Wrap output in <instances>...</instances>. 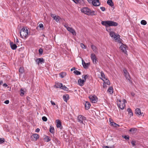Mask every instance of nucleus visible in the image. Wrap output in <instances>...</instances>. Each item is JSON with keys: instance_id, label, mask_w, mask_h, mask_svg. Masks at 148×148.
Masks as SVG:
<instances>
[{"instance_id": "nucleus-1", "label": "nucleus", "mask_w": 148, "mask_h": 148, "mask_svg": "<svg viewBox=\"0 0 148 148\" xmlns=\"http://www.w3.org/2000/svg\"><path fill=\"white\" fill-rule=\"evenodd\" d=\"M81 11L82 12L88 16H93L96 14L95 11L91 10L87 7H84L82 8L81 9Z\"/></svg>"}, {"instance_id": "nucleus-2", "label": "nucleus", "mask_w": 148, "mask_h": 148, "mask_svg": "<svg viewBox=\"0 0 148 148\" xmlns=\"http://www.w3.org/2000/svg\"><path fill=\"white\" fill-rule=\"evenodd\" d=\"M20 33L21 37L23 38H26L27 37L28 30L26 28L23 27L21 29Z\"/></svg>"}, {"instance_id": "nucleus-3", "label": "nucleus", "mask_w": 148, "mask_h": 148, "mask_svg": "<svg viewBox=\"0 0 148 148\" xmlns=\"http://www.w3.org/2000/svg\"><path fill=\"white\" fill-rule=\"evenodd\" d=\"M64 26L69 32L72 33L74 35H76V32L75 30L71 27H69L67 25H65Z\"/></svg>"}, {"instance_id": "nucleus-4", "label": "nucleus", "mask_w": 148, "mask_h": 148, "mask_svg": "<svg viewBox=\"0 0 148 148\" xmlns=\"http://www.w3.org/2000/svg\"><path fill=\"white\" fill-rule=\"evenodd\" d=\"M123 72L124 73L126 79L128 80L131 83L132 82V81L130 80V77L129 73L127 72V70L126 69L123 70Z\"/></svg>"}, {"instance_id": "nucleus-5", "label": "nucleus", "mask_w": 148, "mask_h": 148, "mask_svg": "<svg viewBox=\"0 0 148 148\" xmlns=\"http://www.w3.org/2000/svg\"><path fill=\"white\" fill-rule=\"evenodd\" d=\"M110 35L111 37L114 38V39L116 40H117L120 38V36L118 34H116V33L113 32H110Z\"/></svg>"}, {"instance_id": "nucleus-6", "label": "nucleus", "mask_w": 148, "mask_h": 148, "mask_svg": "<svg viewBox=\"0 0 148 148\" xmlns=\"http://www.w3.org/2000/svg\"><path fill=\"white\" fill-rule=\"evenodd\" d=\"M88 1L89 3L92 2L93 5L95 6H99L100 4L99 0H88Z\"/></svg>"}, {"instance_id": "nucleus-7", "label": "nucleus", "mask_w": 148, "mask_h": 148, "mask_svg": "<svg viewBox=\"0 0 148 148\" xmlns=\"http://www.w3.org/2000/svg\"><path fill=\"white\" fill-rule=\"evenodd\" d=\"M90 57L93 63L95 64H97L98 62V61L97 59L96 58L95 54L94 53H92L91 54Z\"/></svg>"}, {"instance_id": "nucleus-8", "label": "nucleus", "mask_w": 148, "mask_h": 148, "mask_svg": "<svg viewBox=\"0 0 148 148\" xmlns=\"http://www.w3.org/2000/svg\"><path fill=\"white\" fill-rule=\"evenodd\" d=\"M78 121L80 123L84 124L83 121L86 119V117L82 115H79L78 117Z\"/></svg>"}, {"instance_id": "nucleus-9", "label": "nucleus", "mask_w": 148, "mask_h": 148, "mask_svg": "<svg viewBox=\"0 0 148 148\" xmlns=\"http://www.w3.org/2000/svg\"><path fill=\"white\" fill-rule=\"evenodd\" d=\"M89 98L92 103H95L97 102V99L96 96H90Z\"/></svg>"}, {"instance_id": "nucleus-10", "label": "nucleus", "mask_w": 148, "mask_h": 148, "mask_svg": "<svg viewBox=\"0 0 148 148\" xmlns=\"http://www.w3.org/2000/svg\"><path fill=\"white\" fill-rule=\"evenodd\" d=\"M123 45H121L120 47V49L124 53L126 54L127 52V51L126 50V46L125 45H123V44H122Z\"/></svg>"}, {"instance_id": "nucleus-11", "label": "nucleus", "mask_w": 148, "mask_h": 148, "mask_svg": "<svg viewBox=\"0 0 148 148\" xmlns=\"http://www.w3.org/2000/svg\"><path fill=\"white\" fill-rule=\"evenodd\" d=\"M135 113L138 116H142L143 114V113H141L140 110L139 108H137L135 109ZM143 116L144 114L143 115Z\"/></svg>"}, {"instance_id": "nucleus-12", "label": "nucleus", "mask_w": 148, "mask_h": 148, "mask_svg": "<svg viewBox=\"0 0 148 148\" xmlns=\"http://www.w3.org/2000/svg\"><path fill=\"white\" fill-rule=\"evenodd\" d=\"M57 123L56 126L58 128H60V129H62V127L61 125V122L59 119H57L56 121Z\"/></svg>"}, {"instance_id": "nucleus-13", "label": "nucleus", "mask_w": 148, "mask_h": 148, "mask_svg": "<svg viewBox=\"0 0 148 148\" xmlns=\"http://www.w3.org/2000/svg\"><path fill=\"white\" fill-rule=\"evenodd\" d=\"M109 26H116L118 25V23L115 22L113 21H109Z\"/></svg>"}, {"instance_id": "nucleus-14", "label": "nucleus", "mask_w": 148, "mask_h": 148, "mask_svg": "<svg viewBox=\"0 0 148 148\" xmlns=\"http://www.w3.org/2000/svg\"><path fill=\"white\" fill-rule=\"evenodd\" d=\"M10 45L11 49L13 50L16 49L17 46L16 44H14L12 42H10Z\"/></svg>"}, {"instance_id": "nucleus-15", "label": "nucleus", "mask_w": 148, "mask_h": 148, "mask_svg": "<svg viewBox=\"0 0 148 148\" xmlns=\"http://www.w3.org/2000/svg\"><path fill=\"white\" fill-rule=\"evenodd\" d=\"M36 62L38 64H39V63H42L44 62L45 60L42 58H39L36 60Z\"/></svg>"}, {"instance_id": "nucleus-16", "label": "nucleus", "mask_w": 148, "mask_h": 148, "mask_svg": "<svg viewBox=\"0 0 148 148\" xmlns=\"http://www.w3.org/2000/svg\"><path fill=\"white\" fill-rule=\"evenodd\" d=\"M82 63L83 66L85 69L87 68L89 64V63H86L83 60H82Z\"/></svg>"}, {"instance_id": "nucleus-17", "label": "nucleus", "mask_w": 148, "mask_h": 148, "mask_svg": "<svg viewBox=\"0 0 148 148\" xmlns=\"http://www.w3.org/2000/svg\"><path fill=\"white\" fill-rule=\"evenodd\" d=\"M117 105L119 107L121 110L123 109L125 106L124 103H123L122 104L118 103H117Z\"/></svg>"}, {"instance_id": "nucleus-18", "label": "nucleus", "mask_w": 148, "mask_h": 148, "mask_svg": "<svg viewBox=\"0 0 148 148\" xmlns=\"http://www.w3.org/2000/svg\"><path fill=\"white\" fill-rule=\"evenodd\" d=\"M85 82L84 80H82L81 79H79L78 80L79 84L81 86H82L84 85V83Z\"/></svg>"}, {"instance_id": "nucleus-19", "label": "nucleus", "mask_w": 148, "mask_h": 148, "mask_svg": "<svg viewBox=\"0 0 148 148\" xmlns=\"http://www.w3.org/2000/svg\"><path fill=\"white\" fill-rule=\"evenodd\" d=\"M63 99L64 101L67 102L69 99V96L68 95L66 94L64 95L63 96Z\"/></svg>"}, {"instance_id": "nucleus-20", "label": "nucleus", "mask_w": 148, "mask_h": 148, "mask_svg": "<svg viewBox=\"0 0 148 148\" xmlns=\"http://www.w3.org/2000/svg\"><path fill=\"white\" fill-rule=\"evenodd\" d=\"M90 106V104L89 102L86 101L85 104V108L86 110L88 109Z\"/></svg>"}, {"instance_id": "nucleus-21", "label": "nucleus", "mask_w": 148, "mask_h": 148, "mask_svg": "<svg viewBox=\"0 0 148 148\" xmlns=\"http://www.w3.org/2000/svg\"><path fill=\"white\" fill-rule=\"evenodd\" d=\"M62 83H58L56 84L55 85V86L57 88H62Z\"/></svg>"}, {"instance_id": "nucleus-22", "label": "nucleus", "mask_w": 148, "mask_h": 148, "mask_svg": "<svg viewBox=\"0 0 148 148\" xmlns=\"http://www.w3.org/2000/svg\"><path fill=\"white\" fill-rule=\"evenodd\" d=\"M109 21H102L101 23L103 25H105L106 26H109Z\"/></svg>"}, {"instance_id": "nucleus-23", "label": "nucleus", "mask_w": 148, "mask_h": 148, "mask_svg": "<svg viewBox=\"0 0 148 148\" xmlns=\"http://www.w3.org/2000/svg\"><path fill=\"white\" fill-rule=\"evenodd\" d=\"M91 48L96 53L97 52V49L95 46L93 45H91Z\"/></svg>"}, {"instance_id": "nucleus-24", "label": "nucleus", "mask_w": 148, "mask_h": 148, "mask_svg": "<svg viewBox=\"0 0 148 148\" xmlns=\"http://www.w3.org/2000/svg\"><path fill=\"white\" fill-rule=\"evenodd\" d=\"M110 124L111 126H113L114 127H117L119 126V125L116 123L114 122H111Z\"/></svg>"}, {"instance_id": "nucleus-25", "label": "nucleus", "mask_w": 148, "mask_h": 148, "mask_svg": "<svg viewBox=\"0 0 148 148\" xmlns=\"http://www.w3.org/2000/svg\"><path fill=\"white\" fill-rule=\"evenodd\" d=\"M107 3L111 7H112L114 6L113 3L111 0H108L107 1Z\"/></svg>"}, {"instance_id": "nucleus-26", "label": "nucleus", "mask_w": 148, "mask_h": 148, "mask_svg": "<svg viewBox=\"0 0 148 148\" xmlns=\"http://www.w3.org/2000/svg\"><path fill=\"white\" fill-rule=\"evenodd\" d=\"M73 1L76 3L82 4L83 2V0H74Z\"/></svg>"}, {"instance_id": "nucleus-27", "label": "nucleus", "mask_w": 148, "mask_h": 148, "mask_svg": "<svg viewBox=\"0 0 148 148\" xmlns=\"http://www.w3.org/2000/svg\"><path fill=\"white\" fill-rule=\"evenodd\" d=\"M53 19L55 20L56 22H58L61 19L60 17L59 16H56L53 18Z\"/></svg>"}, {"instance_id": "nucleus-28", "label": "nucleus", "mask_w": 148, "mask_h": 148, "mask_svg": "<svg viewBox=\"0 0 148 148\" xmlns=\"http://www.w3.org/2000/svg\"><path fill=\"white\" fill-rule=\"evenodd\" d=\"M108 91L110 94H112L113 93V88L112 87H110L108 89Z\"/></svg>"}, {"instance_id": "nucleus-29", "label": "nucleus", "mask_w": 148, "mask_h": 148, "mask_svg": "<svg viewBox=\"0 0 148 148\" xmlns=\"http://www.w3.org/2000/svg\"><path fill=\"white\" fill-rule=\"evenodd\" d=\"M127 111H128L129 114L130 116H132L133 115L132 111L130 108H128L127 109Z\"/></svg>"}, {"instance_id": "nucleus-30", "label": "nucleus", "mask_w": 148, "mask_h": 148, "mask_svg": "<svg viewBox=\"0 0 148 148\" xmlns=\"http://www.w3.org/2000/svg\"><path fill=\"white\" fill-rule=\"evenodd\" d=\"M66 75L65 72H62L59 74L60 76L62 78L64 77Z\"/></svg>"}, {"instance_id": "nucleus-31", "label": "nucleus", "mask_w": 148, "mask_h": 148, "mask_svg": "<svg viewBox=\"0 0 148 148\" xmlns=\"http://www.w3.org/2000/svg\"><path fill=\"white\" fill-rule=\"evenodd\" d=\"M50 128L49 130L50 132L52 134H53L54 133V127L51 126H50Z\"/></svg>"}, {"instance_id": "nucleus-32", "label": "nucleus", "mask_w": 148, "mask_h": 148, "mask_svg": "<svg viewBox=\"0 0 148 148\" xmlns=\"http://www.w3.org/2000/svg\"><path fill=\"white\" fill-rule=\"evenodd\" d=\"M33 136L34 138L36 139L35 140H36L37 139L39 138V136L37 134H33Z\"/></svg>"}, {"instance_id": "nucleus-33", "label": "nucleus", "mask_w": 148, "mask_h": 148, "mask_svg": "<svg viewBox=\"0 0 148 148\" xmlns=\"http://www.w3.org/2000/svg\"><path fill=\"white\" fill-rule=\"evenodd\" d=\"M103 80V81H105V83L108 85H110V82L109 80L107 78H106Z\"/></svg>"}, {"instance_id": "nucleus-34", "label": "nucleus", "mask_w": 148, "mask_h": 148, "mask_svg": "<svg viewBox=\"0 0 148 148\" xmlns=\"http://www.w3.org/2000/svg\"><path fill=\"white\" fill-rule=\"evenodd\" d=\"M19 72L21 73L24 72V68L23 67H20L19 70Z\"/></svg>"}, {"instance_id": "nucleus-35", "label": "nucleus", "mask_w": 148, "mask_h": 148, "mask_svg": "<svg viewBox=\"0 0 148 148\" xmlns=\"http://www.w3.org/2000/svg\"><path fill=\"white\" fill-rule=\"evenodd\" d=\"M61 89L66 91H68L69 90V88L64 85H62V88Z\"/></svg>"}, {"instance_id": "nucleus-36", "label": "nucleus", "mask_w": 148, "mask_h": 148, "mask_svg": "<svg viewBox=\"0 0 148 148\" xmlns=\"http://www.w3.org/2000/svg\"><path fill=\"white\" fill-rule=\"evenodd\" d=\"M73 73L77 75H79L81 74L80 72L77 70H75L73 71Z\"/></svg>"}, {"instance_id": "nucleus-37", "label": "nucleus", "mask_w": 148, "mask_h": 148, "mask_svg": "<svg viewBox=\"0 0 148 148\" xmlns=\"http://www.w3.org/2000/svg\"><path fill=\"white\" fill-rule=\"evenodd\" d=\"M44 139L46 140V141L47 142H48L51 140V139H50L49 137L47 136H46L45 138H44Z\"/></svg>"}, {"instance_id": "nucleus-38", "label": "nucleus", "mask_w": 148, "mask_h": 148, "mask_svg": "<svg viewBox=\"0 0 148 148\" xmlns=\"http://www.w3.org/2000/svg\"><path fill=\"white\" fill-rule=\"evenodd\" d=\"M147 23V22L144 20H142L141 21V24L143 25H145Z\"/></svg>"}, {"instance_id": "nucleus-39", "label": "nucleus", "mask_w": 148, "mask_h": 148, "mask_svg": "<svg viewBox=\"0 0 148 148\" xmlns=\"http://www.w3.org/2000/svg\"><path fill=\"white\" fill-rule=\"evenodd\" d=\"M21 94L20 95L21 96H23L24 94V90L22 88H21L20 90Z\"/></svg>"}, {"instance_id": "nucleus-40", "label": "nucleus", "mask_w": 148, "mask_h": 148, "mask_svg": "<svg viewBox=\"0 0 148 148\" xmlns=\"http://www.w3.org/2000/svg\"><path fill=\"white\" fill-rule=\"evenodd\" d=\"M80 47L83 49H86V46H85L83 44L81 43L80 44Z\"/></svg>"}, {"instance_id": "nucleus-41", "label": "nucleus", "mask_w": 148, "mask_h": 148, "mask_svg": "<svg viewBox=\"0 0 148 148\" xmlns=\"http://www.w3.org/2000/svg\"><path fill=\"white\" fill-rule=\"evenodd\" d=\"M101 76L102 78H103L104 79H106L105 74L103 72H101Z\"/></svg>"}, {"instance_id": "nucleus-42", "label": "nucleus", "mask_w": 148, "mask_h": 148, "mask_svg": "<svg viewBox=\"0 0 148 148\" xmlns=\"http://www.w3.org/2000/svg\"><path fill=\"white\" fill-rule=\"evenodd\" d=\"M5 139L3 138H0V144H2L5 142Z\"/></svg>"}, {"instance_id": "nucleus-43", "label": "nucleus", "mask_w": 148, "mask_h": 148, "mask_svg": "<svg viewBox=\"0 0 148 148\" xmlns=\"http://www.w3.org/2000/svg\"><path fill=\"white\" fill-rule=\"evenodd\" d=\"M123 137L126 140H129V136H123Z\"/></svg>"}, {"instance_id": "nucleus-44", "label": "nucleus", "mask_w": 148, "mask_h": 148, "mask_svg": "<svg viewBox=\"0 0 148 148\" xmlns=\"http://www.w3.org/2000/svg\"><path fill=\"white\" fill-rule=\"evenodd\" d=\"M42 119L44 121H46L47 120V118L45 116H43L42 118Z\"/></svg>"}, {"instance_id": "nucleus-45", "label": "nucleus", "mask_w": 148, "mask_h": 148, "mask_svg": "<svg viewBox=\"0 0 148 148\" xmlns=\"http://www.w3.org/2000/svg\"><path fill=\"white\" fill-rule=\"evenodd\" d=\"M88 77V75H84V76H82L83 78H84V81H86V79Z\"/></svg>"}, {"instance_id": "nucleus-46", "label": "nucleus", "mask_w": 148, "mask_h": 148, "mask_svg": "<svg viewBox=\"0 0 148 148\" xmlns=\"http://www.w3.org/2000/svg\"><path fill=\"white\" fill-rule=\"evenodd\" d=\"M136 130V129L135 128H131L130 130V131L131 132H134V131Z\"/></svg>"}, {"instance_id": "nucleus-47", "label": "nucleus", "mask_w": 148, "mask_h": 148, "mask_svg": "<svg viewBox=\"0 0 148 148\" xmlns=\"http://www.w3.org/2000/svg\"><path fill=\"white\" fill-rule=\"evenodd\" d=\"M136 141H135L132 140L131 142V143L132 145L134 146L136 145Z\"/></svg>"}, {"instance_id": "nucleus-48", "label": "nucleus", "mask_w": 148, "mask_h": 148, "mask_svg": "<svg viewBox=\"0 0 148 148\" xmlns=\"http://www.w3.org/2000/svg\"><path fill=\"white\" fill-rule=\"evenodd\" d=\"M40 28H42V29H43V25L42 24V23H40V24L39 25Z\"/></svg>"}, {"instance_id": "nucleus-49", "label": "nucleus", "mask_w": 148, "mask_h": 148, "mask_svg": "<svg viewBox=\"0 0 148 148\" xmlns=\"http://www.w3.org/2000/svg\"><path fill=\"white\" fill-rule=\"evenodd\" d=\"M100 8L102 11H104L106 9L105 8L103 7H100Z\"/></svg>"}, {"instance_id": "nucleus-50", "label": "nucleus", "mask_w": 148, "mask_h": 148, "mask_svg": "<svg viewBox=\"0 0 148 148\" xmlns=\"http://www.w3.org/2000/svg\"><path fill=\"white\" fill-rule=\"evenodd\" d=\"M50 16L53 18L56 16V15L55 14H53L52 13H51L50 14Z\"/></svg>"}, {"instance_id": "nucleus-51", "label": "nucleus", "mask_w": 148, "mask_h": 148, "mask_svg": "<svg viewBox=\"0 0 148 148\" xmlns=\"http://www.w3.org/2000/svg\"><path fill=\"white\" fill-rule=\"evenodd\" d=\"M39 53L41 54H42L43 52V51L42 49H40L39 50Z\"/></svg>"}, {"instance_id": "nucleus-52", "label": "nucleus", "mask_w": 148, "mask_h": 148, "mask_svg": "<svg viewBox=\"0 0 148 148\" xmlns=\"http://www.w3.org/2000/svg\"><path fill=\"white\" fill-rule=\"evenodd\" d=\"M9 101L8 100H7L4 101V103L6 104H8L9 103Z\"/></svg>"}, {"instance_id": "nucleus-53", "label": "nucleus", "mask_w": 148, "mask_h": 148, "mask_svg": "<svg viewBox=\"0 0 148 148\" xmlns=\"http://www.w3.org/2000/svg\"><path fill=\"white\" fill-rule=\"evenodd\" d=\"M51 104L52 105H56L55 103L53 101H51Z\"/></svg>"}, {"instance_id": "nucleus-54", "label": "nucleus", "mask_w": 148, "mask_h": 148, "mask_svg": "<svg viewBox=\"0 0 148 148\" xmlns=\"http://www.w3.org/2000/svg\"><path fill=\"white\" fill-rule=\"evenodd\" d=\"M117 40V42H119V43H121V41L120 40V38H119L117 40H116V41Z\"/></svg>"}, {"instance_id": "nucleus-55", "label": "nucleus", "mask_w": 148, "mask_h": 148, "mask_svg": "<svg viewBox=\"0 0 148 148\" xmlns=\"http://www.w3.org/2000/svg\"><path fill=\"white\" fill-rule=\"evenodd\" d=\"M103 148H112V147H109L108 146H104L103 147Z\"/></svg>"}, {"instance_id": "nucleus-56", "label": "nucleus", "mask_w": 148, "mask_h": 148, "mask_svg": "<svg viewBox=\"0 0 148 148\" xmlns=\"http://www.w3.org/2000/svg\"><path fill=\"white\" fill-rule=\"evenodd\" d=\"M40 130V129L39 128H38L36 129L35 131L36 132H39Z\"/></svg>"}, {"instance_id": "nucleus-57", "label": "nucleus", "mask_w": 148, "mask_h": 148, "mask_svg": "<svg viewBox=\"0 0 148 148\" xmlns=\"http://www.w3.org/2000/svg\"><path fill=\"white\" fill-rule=\"evenodd\" d=\"M8 86L6 83H4L3 85V86L5 87H7Z\"/></svg>"}, {"instance_id": "nucleus-58", "label": "nucleus", "mask_w": 148, "mask_h": 148, "mask_svg": "<svg viewBox=\"0 0 148 148\" xmlns=\"http://www.w3.org/2000/svg\"><path fill=\"white\" fill-rule=\"evenodd\" d=\"M75 69V68L74 67L72 68L71 70V71L74 70Z\"/></svg>"}, {"instance_id": "nucleus-59", "label": "nucleus", "mask_w": 148, "mask_h": 148, "mask_svg": "<svg viewBox=\"0 0 148 148\" xmlns=\"http://www.w3.org/2000/svg\"><path fill=\"white\" fill-rule=\"evenodd\" d=\"M131 95L133 97L134 96V95H135V94L133 92H131Z\"/></svg>"}, {"instance_id": "nucleus-60", "label": "nucleus", "mask_w": 148, "mask_h": 148, "mask_svg": "<svg viewBox=\"0 0 148 148\" xmlns=\"http://www.w3.org/2000/svg\"><path fill=\"white\" fill-rule=\"evenodd\" d=\"M126 100L125 99H123V103H126Z\"/></svg>"}, {"instance_id": "nucleus-61", "label": "nucleus", "mask_w": 148, "mask_h": 148, "mask_svg": "<svg viewBox=\"0 0 148 148\" xmlns=\"http://www.w3.org/2000/svg\"><path fill=\"white\" fill-rule=\"evenodd\" d=\"M16 42H19L17 38L16 39Z\"/></svg>"}, {"instance_id": "nucleus-62", "label": "nucleus", "mask_w": 148, "mask_h": 148, "mask_svg": "<svg viewBox=\"0 0 148 148\" xmlns=\"http://www.w3.org/2000/svg\"><path fill=\"white\" fill-rule=\"evenodd\" d=\"M56 107H57V109H58V105H56Z\"/></svg>"}, {"instance_id": "nucleus-63", "label": "nucleus", "mask_w": 148, "mask_h": 148, "mask_svg": "<svg viewBox=\"0 0 148 148\" xmlns=\"http://www.w3.org/2000/svg\"><path fill=\"white\" fill-rule=\"evenodd\" d=\"M2 83H3L2 81H1L0 82V84H2Z\"/></svg>"}, {"instance_id": "nucleus-64", "label": "nucleus", "mask_w": 148, "mask_h": 148, "mask_svg": "<svg viewBox=\"0 0 148 148\" xmlns=\"http://www.w3.org/2000/svg\"><path fill=\"white\" fill-rule=\"evenodd\" d=\"M119 102H120H120H121V101L119 100Z\"/></svg>"}]
</instances>
